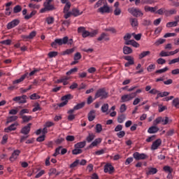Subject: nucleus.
<instances>
[{
  "label": "nucleus",
  "instance_id": "45",
  "mask_svg": "<svg viewBox=\"0 0 179 179\" xmlns=\"http://www.w3.org/2000/svg\"><path fill=\"white\" fill-rule=\"evenodd\" d=\"M41 111V107H40V103H36L35 107L32 109L33 113H36V111Z\"/></svg>",
  "mask_w": 179,
  "mask_h": 179
},
{
  "label": "nucleus",
  "instance_id": "14",
  "mask_svg": "<svg viewBox=\"0 0 179 179\" xmlns=\"http://www.w3.org/2000/svg\"><path fill=\"white\" fill-rule=\"evenodd\" d=\"M157 126V125L153 124V126L150 127L148 130V134H156L157 132H159L160 129Z\"/></svg>",
  "mask_w": 179,
  "mask_h": 179
},
{
  "label": "nucleus",
  "instance_id": "63",
  "mask_svg": "<svg viewBox=\"0 0 179 179\" xmlns=\"http://www.w3.org/2000/svg\"><path fill=\"white\" fill-rule=\"evenodd\" d=\"M117 136L120 138H124L125 136V131H120L118 133H117Z\"/></svg>",
  "mask_w": 179,
  "mask_h": 179
},
{
  "label": "nucleus",
  "instance_id": "16",
  "mask_svg": "<svg viewBox=\"0 0 179 179\" xmlns=\"http://www.w3.org/2000/svg\"><path fill=\"white\" fill-rule=\"evenodd\" d=\"M99 143H101V138H98L95 139V140L88 146V148H89V149H92V148H94V146H97V145H99Z\"/></svg>",
  "mask_w": 179,
  "mask_h": 179
},
{
  "label": "nucleus",
  "instance_id": "58",
  "mask_svg": "<svg viewBox=\"0 0 179 179\" xmlns=\"http://www.w3.org/2000/svg\"><path fill=\"white\" fill-rule=\"evenodd\" d=\"M79 159H76V161L70 165V169H74V167H77L78 164H79Z\"/></svg>",
  "mask_w": 179,
  "mask_h": 179
},
{
  "label": "nucleus",
  "instance_id": "9",
  "mask_svg": "<svg viewBox=\"0 0 179 179\" xmlns=\"http://www.w3.org/2000/svg\"><path fill=\"white\" fill-rule=\"evenodd\" d=\"M162 145V139L158 138L155 141H154L151 145V150H157L159 149V146Z\"/></svg>",
  "mask_w": 179,
  "mask_h": 179
},
{
  "label": "nucleus",
  "instance_id": "23",
  "mask_svg": "<svg viewBox=\"0 0 179 179\" xmlns=\"http://www.w3.org/2000/svg\"><path fill=\"white\" fill-rule=\"evenodd\" d=\"M82 13H83V11L80 12L78 8H73L71 10V15L75 17H76V16H80Z\"/></svg>",
  "mask_w": 179,
  "mask_h": 179
},
{
  "label": "nucleus",
  "instance_id": "8",
  "mask_svg": "<svg viewBox=\"0 0 179 179\" xmlns=\"http://www.w3.org/2000/svg\"><path fill=\"white\" fill-rule=\"evenodd\" d=\"M31 123H29L27 126H24L20 131L23 135H29L30 134V129L31 128Z\"/></svg>",
  "mask_w": 179,
  "mask_h": 179
},
{
  "label": "nucleus",
  "instance_id": "17",
  "mask_svg": "<svg viewBox=\"0 0 179 179\" xmlns=\"http://www.w3.org/2000/svg\"><path fill=\"white\" fill-rule=\"evenodd\" d=\"M148 171H146L147 176H152L157 173V169L156 168L148 167Z\"/></svg>",
  "mask_w": 179,
  "mask_h": 179
},
{
  "label": "nucleus",
  "instance_id": "53",
  "mask_svg": "<svg viewBox=\"0 0 179 179\" xmlns=\"http://www.w3.org/2000/svg\"><path fill=\"white\" fill-rule=\"evenodd\" d=\"M101 111L102 113H107L108 111V103H104L101 106Z\"/></svg>",
  "mask_w": 179,
  "mask_h": 179
},
{
  "label": "nucleus",
  "instance_id": "18",
  "mask_svg": "<svg viewBox=\"0 0 179 179\" xmlns=\"http://www.w3.org/2000/svg\"><path fill=\"white\" fill-rule=\"evenodd\" d=\"M72 99H73V96H72V94H68L66 95L63 96L61 98L62 101H66V103H68V101H69V100H72Z\"/></svg>",
  "mask_w": 179,
  "mask_h": 179
},
{
  "label": "nucleus",
  "instance_id": "35",
  "mask_svg": "<svg viewBox=\"0 0 179 179\" xmlns=\"http://www.w3.org/2000/svg\"><path fill=\"white\" fill-rule=\"evenodd\" d=\"M36 13H37V11L33 10V11H31L30 15H25L24 17V19H25V20H29V19H31V17H33V16H34L36 15Z\"/></svg>",
  "mask_w": 179,
  "mask_h": 179
},
{
  "label": "nucleus",
  "instance_id": "24",
  "mask_svg": "<svg viewBox=\"0 0 179 179\" xmlns=\"http://www.w3.org/2000/svg\"><path fill=\"white\" fill-rule=\"evenodd\" d=\"M145 12H151L152 13H155L156 10H157V6L155 7H150L149 6H145Z\"/></svg>",
  "mask_w": 179,
  "mask_h": 179
},
{
  "label": "nucleus",
  "instance_id": "33",
  "mask_svg": "<svg viewBox=\"0 0 179 179\" xmlns=\"http://www.w3.org/2000/svg\"><path fill=\"white\" fill-rule=\"evenodd\" d=\"M17 120V116H10L7 118L6 124H10V122H13Z\"/></svg>",
  "mask_w": 179,
  "mask_h": 179
},
{
  "label": "nucleus",
  "instance_id": "30",
  "mask_svg": "<svg viewBox=\"0 0 179 179\" xmlns=\"http://www.w3.org/2000/svg\"><path fill=\"white\" fill-rule=\"evenodd\" d=\"M130 23L132 27H136L138 26V19L136 18H130Z\"/></svg>",
  "mask_w": 179,
  "mask_h": 179
},
{
  "label": "nucleus",
  "instance_id": "20",
  "mask_svg": "<svg viewBox=\"0 0 179 179\" xmlns=\"http://www.w3.org/2000/svg\"><path fill=\"white\" fill-rule=\"evenodd\" d=\"M102 40H105V41H109L110 38L107 37V34L102 33L101 36L97 38V41H102Z\"/></svg>",
  "mask_w": 179,
  "mask_h": 179
},
{
  "label": "nucleus",
  "instance_id": "41",
  "mask_svg": "<svg viewBox=\"0 0 179 179\" xmlns=\"http://www.w3.org/2000/svg\"><path fill=\"white\" fill-rule=\"evenodd\" d=\"M30 111L27 108L22 109L20 111V117H24V114H29Z\"/></svg>",
  "mask_w": 179,
  "mask_h": 179
},
{
  "label": "nucleus",
  "instance_id": "54",
  "mask_svg": "<svg viewBox=\"0 0 179 179\" xmlns=\"http://www.w3.org/2000/svg\"><path fill=\"white\" fill-rule=\"evenodd\" d=\"M41 96H40V95H38L37 94L34 93L32 94L30 96V99L31 100H38L39 99H41Z\"/></svg>",
  "mask_w": 179,
  "mask_h": 179
},
{
  "label": "nucleus",
  "instance_id": "44",
  "mask_svg": "<svg viewBox=\"0 0 179 179\" xmlns=\"http://www.w3.org/2000/svg\"><path fill=\"white\" fill-rule=\"evenodd\" d=\"M65 141V138L61 137V136H59V138L55 141V143H56V145H61V143H62V142Z\"/></svg>",
  "mask_w": 179,
  "mask_h": 179
},
{
  "label": "nucleus",
  "instance_id": "27",
  "mask_svg": "<svg viewBox=\"0 0 179 179\" xmlns=\"http://www.w3.org/2000/svg\"><path fill=\"white\" fill-rule=\"evenodd\" d=\"M94 138H96V136L93 134V133H89V135L86 138V141L88 143H90V142L94 140Z\"/></svg>",
  "mask_w": 179,
  "mask_h": 179
},
{
  "label": "nucleus",
  "instance_id": "12",
  "mask_svg": "<svg viewBox=\"0 0 179 179\" xmlns=\"http://www.w3.org/2000/svg\"><path fill=\"white\" fill-rule=\"evenodd\" d=\"M17 125H19V123H17V122L12 124L8 127L4 129V132L9 133L12 131H16V127H17Z\"/></svg>",
  "mask_w": 179,
  "mask_h": 179
},
{
  "label": "nucleus",
  "instance_id": "25",
  "mask_svg": "<svg viewBox=\"0 0 179 179\" xmlns=\"http://www.w3.org/2000/svg\"><path fill=\"white\" fill-rule=\"evenodd\" d=\"M160 122L164 123V117H158L153 121V125H159Z\"/></svg>",
  "mask_w": 179,
  "mask_h": 179
},
{
  "label": "nucleus",
  "instance_id": "62",
  "mask_svg": "<svg viewBox=\"0 0 179 179\" xmlns=\"http://www.w3.org/2000/svg\"><path fill=\"white\" fill-rule=\"evenodd\" d=\"M66 141H67V142H73V141H75V136H67L66 137Z\"/></svg>",
  "mask_w": 179,
  "mask_h": 179
},
{
  "label": "nucleus",
  "instance_id": "38",
  "mask_svg": "<svg viewBox=\"0 0 179 179\" xmlns=\"http://www.w3.org/2000/svg\"><path fill=\"white\" fill-rule=\"evenodd\" d=\"M22 12V6L17 5L13 8V13H19Z\"/></svg>",
  "mask_w": 179,
  "mask_h": 179
},
{
  "label": "nucleus",
  "instance_id": "64",
  "mask_svg": "<svg viewBox=\"0 0 179 179\" xmlns=\"http://www.w3.org/2000/svg\"><path fill=\"white\" fill-rule=\"evenodd\" d=\"M114 15L115 16H120V15H121V8H116L114 10Z\"/></svg>",
  "mask_w": 179,
  "mask_h": 179
},
{
  "label": "nucleus",
  "instance_id": "48",
  "mask_svg": "<svg viewBox=\"0 0 179 179\" xmlns=\"http://www.w3.org/2000/svg\"><path fill=\"white\" fill-rule=\"evenodd\" d=\"M81 58H82V55L80 54V52H77L74 55V57H73L74 61H78L79 59H81Z\"/></svg>",
  "mask_w": 179,
  "mask_h": 179
},
{
  "label": "nucleus",
  "instance_id": "21",
  "mask_svg": "<svg viewBox=\"0 0 179 179\" xmlns=\"http://www.w3.org/2000/svg\"><path fill=\"white\" fill-rule=\"evenodd\" d=\"M132 48L124 45L123 47V54H124L125 55H128L129 54H132Z\"/></svg>",
  "mask_w": 179,
  "mask_h": 179
},
{
  "label": "nucleus",
  "instance_id": "43",
  "mask_svg": "<svg viewBox=\"0 0 179 179\" xmlns=\"http://www.w3.org/2000/svg\"><path fill=\"white\" fill-rule=\"evenodd\" d=\"M163 170L164 171H165V173H173V169L169 166H164Z\"/></svg>",
  "mask_w": 179,
  "mask_h": 179
},
{
  "label": "nucleus",
  "instance_id": "51",
  "mask_svg": "<svg viewBox=\"0 0 179 179\" xmlns=\"http://www.w3.org/2000/svg\"><path fill=\"white\" fill-rule=\"evenodd\" d=\"M48 55L49 58H55V57L58 55V52H55V51L50 52Z\"/></svg>",
  "mask_w": 179,
  "mask_h": 179
},
{
  "label": "nucleus",
  "instance_id": "28",
  "mask_svg": "<svg viewBox=\"0 0 179 179\" xmlns=\"http://www.w3.org/2000/svg\"><path fill=\"white\" fill-rule=\"evenodd\" d=\"M22 120V123H26V122H29V121H31L33 120V117L31 116H22L21 117Z\"/></svg>",
  "mask_w": 179,
  "mask_h": 179
},
{
  "label": "nucleus",
  "instance_id": "39",
  "mask_svg": "<svg viewBox=\"0 0 179 179\" xmlns=\"http://www.w3.org/2000/svg\"><path fill=\"white\" fill-rule=\"evenodd\" d=\"M96 134H100L103 131V126L101 124H97L95 127Z\"/></svg>",
  "mask_w": 179,
  "mask_h": 179
},
{
  "label": "nucleus",
  "instance_id": "4",
  "mask_svg": "<svg viewBox=\"0 0 179 179\" xmlns=\"http://www.w3.org/2000/svg\"><path fill=\"white\" fill-rule=\"evenodd\" d=\"M128 12L135 17H141V16H143V13H142V11L139 8H129Z\"/></svg>",
  "mask_w": 179,
  "mask_h": 179
},
{
  "label": "nucleus",
  "instance_id": "13",
  "mask_svg": "<svg viewBox=\"0 0 179 179\" xmlns=\"http://www.w3.org/2000/svg\"><path fill=\"white\" fill-rule=\"evenodd\" d=\"M19 155H20V150H14V152L12 153L11 157H10V162H14V160H16Z\"/></svg>",
  "mask_w": 179,
  "mask_h": 179
},
{
  "label": "nucleus",
  "instance_id": "34",
  "mask_svg": "<svg viewBox=\"0 0 179 179\" xmlns=\"http://www.w3.org/2000/svg\"><path fill=\"white\" fill-rule=\"evenodd\" d=\"M125 118H127V116L124 114L119 115L117 117V122H119V124H122V122L125 121Z\"/></svg>",
  "mask_w": 179,
  "mask_h": 179
},
{
  "label": "nucleus",
  "instance_id": "36",
  "mask_svg": "<svg viewBox=\"0 0 179 179\" xmlns=\"http://www.w3.org/2000/svg\"><path fill=\"white\" fill-rule=\"evenodd\" d=\"M83 150H82V149H80V148H75V149H73V150H72V155H80L81 153H83Z\"/></svg>",
  "mask_w": 179,
  "mask_h": 179
},
{
  "label": "nucleus",
  "instance_id": "52",
  "mask_svg": "<svg viewBox=\"0 0 179 179\" xmlns=\"http://www.w3.org/2000/svg\"><path fill=\"white\" fill-rule=\"evenodd\" d=\"M167 71H169V67H165L164 69H159V70H157L155 71V73H164V72H167Z\"/></svg>",
  "mask_w": 179,
  "mask_h": 179
},
{
  "label": "nucleus",
  "instance_id": "10",
  "mask_svg": "<svg viewBox=\"0 0 179 179\" xmlns=\"http://www.w3.org/2000/svg\"><path fill=\"white\" fill-rule=\"evenodd\" d=\"M133 157H134L136 160H145L147 156L144 153L140 154L138 152H136L133 155Z\"/></svg>",
  "mask_w": 179,
  "mask_h": 179
},
{
  "label": "nucleus",
  "instance_id": "49",
  "mask_svg": "<svg viewBox=\"0 0 179 179\" xmlns=\"http://www.w3.org/2000/svg\"><path fill=\"white\" fill-rule=\"evenodd\" d=\"M178 24L177 22H169L166 24V27H177Z\"/></svg>",
  "mask_w": 179,
  "mask_h": 179
},
{
  "label": "nucleus",
  "instance_id": "3",
  "mask_svg": "<svg viewBox=\"0 0 179 179\" xmlns=\"http://www.w3.org/2000/svg\"><path fill=\"white\" fill-rule=\"evenodd\" d=\"M69 37L64 36L63 38H56L55 41L51 43V47L52 48H57V45H63V44H68Z\"/></svg>",
  "mask_w": 179,
  "mask_h": 179
},
{
  "label": "nucleus",
  "instance_id": "7",
  "mask_svg": "<svg viewBox=\"0 0 179 179\" xmlns=\"http://www.w3.org/2000/svg\"><path fill=\"white\" fill-rule=\"evenodd\" d=\"M103 171H104V173H109V174H113V173H114V171H115L114 166H113V165H111V164H106L104 166Z\"/></svg>",
  "mask_w": 179,
  "mask_h": 179
},
{
  "label": "nucleus",
  "instance_id": "57",
  "mask_svg": "<svg viewBox=\"0 0 179 179\" xmlns=\"http://www.w3.org/2000/svg\"><path fill=\"white\" fill-rule=\"evenodd\" d=\"M156 69V65L155 64H150L148 67H147V71L148 72H152V71Z\"/></svg>",
  "mask_w": 179,
  "mask_h": 179
},
{
  "label": "nucleus",
  "instance_id": "15",
  "mask_svg": "<svg viewBox=\"0 0 179 179\" xmlns=\"http://www.w3.org/2000/svg\"><path fill=\"white\" fill-rule=\"evenodd\" d=\"M96 118V110H92L88 113V120L92 122Z\"/></svg>",
  "mask_w": 179,
  "mask_h": 179
},
{
  "label": "nucleus",
  "instance_id": "2",
  "mask_svg": "<svg viewBox=\"0 0 179 179\" xmlns=\"http://www.w3.org/2000/svg\"><path fill=\"white\" fill-rule=\"evenodd\" d=\"M108 98V92L106 91L105 88L99 89L94 95V100L96 99H100V100H106V99Z\"/></svg>",
  "mask_w": 179,
  "mask_h": 179
},
{
  "label": "nucleus",
  "instance_id": "60",
  "mask_svg": "<svg viewBox=\"0 0 179 179\" xmlns=\"http://www.w3.org/2000/svg\"><path fill=\"white\" fill-rule=\"evenodd\" d=\"M127 111V105L124 103L122 104L120 108V113H125Z\"/></svg>",
  "mask_w": 179,
  "mask_h": 179
},
{
  "label": "nucleus",
  "instance_id": "26",
  "mask_svg": "<svg viewBox=\"0 0 179 179\" xmlns=\"http://www.w3.org/2000/svg\"><path fill=\"white\" fill-rule=\"evenodd\" d=\"M148 55H150V51H143L138 55V58L139 59H142L143 58H145V57H148Z\"/></svg>",
  "mask_w": 179,
  "mask_h": 179
},
{
  "label": "nucleus",
  "instance_id": "56",
  "mask_svg": "<svg viewBox=\"0 0 179 179\" xmlns=\"http://www.w3.org/2000/svg\"><path fill=\"white\" fill-rule=\"evenodd\" d=\"M55 22V19H54V17H48L46 18V22L48 24H52V23H54Z\"/></svg>",
  "mask_w": 179,
  "mask_h": 179
},
{
  "label": "nucleus",
  "instance_id": "50",
  "mask_svg": "<svg viewBox=\"0 0 179 179\" xmlns=\"http://www.w3.org/2000/svg\"><path fill=\"white\" fill-rule=\"evenodd\" d=\"M0 43H1V44H3V45H10V44L12 43V40L7 39V40L2 41Z\"/></svg>",
  "mask_w": 179,
  "mask_h": 179
},
{
  "label": "nucleus",
  "instance_id": "31",
  "mask_svg": "<svg viewBox=\"0 0 179 179\" xmlns=\"http://www.w3.org/2000/svg\"><path fill=\"white\" fill-rule=\"evenodd\" d=\"M164 13L166 15V16H171V15H176V13H177V10H176V9H172L170 10H165Z\"/></svg>",
  "mask_w": 179,
  "mask_h": 179
},
{
  "label": "nucleus",
  "instance_id": "22",
  "mask_svg": "<svg viewBox=\"0 0 179 179\" xmlns=\"http://www.w3.org/2000/svg\"><path fill=\"white\" fill-rule=\"evenodd\" d=\"M85 146H86V141H85L77 143L74 145V148H76V149H83V148H85Z\"/></svg>",
  "mask_w": 179,
  "mask_h": 179
},
{
  "label": "nucleus",
  "instance_id": "19",
  "mask_svg": "<svg viewBox=\"0 0 179 179\" xmlns=\"http://www.w3.org/2000/svg\"><path fill=\"white\" fill-rule=\"evenodd\" d=\"M27 75H29L28 73L22 75L20 78L14 80L13 82V85H16L17 83H20L21 82H23L24 80V79H26V77L27 76Z\"/></svg>",
  "mask_w": 179,
  "mask_h": 179
},
{
  "label": "nucleus",
  "instance_id": "46",
  "mask_svg": "<svg viewBox=\"0 0 179 179\" xmlns=\"http://www.w3.org/2000/svg\"><path fill=\"white\" fill-rule=\"evenodd\" d=\"M78 67H74L73 69H71L69 71L66 72V75H72V73H75V72H78Z\"/></svg>",
  "mask_w": 179,
  "mask_h": 179
},
{
  "label": "nucleus",
  "instance_id": "61",
  "mask_svg": "<svg viewBox=\"0 0 179 179\" xmlns=\"http://www.w3.org/2000/svg\"><path fill=\"white\" fill-rule=\"evenodd\" d=\"M158 107H159V109H158L159 113H163L164 110H167V106H163L162 105H159Z\"/></svg>",
  "mask_w": 179,
  "mask_h": 179
},
{
  "label": "nucleus",
  "instance_id": "6",
  "mask_svg": "<svg viewBox=\"0 0 179 179\" xmlns=\"http://www.w3.org/2000/svg\"><path fill=\"white\" fill-rule=\"evenodd\" d=\"M20 23V20L19 19H15L13 21L10 22L7 24L8 30H10V29H13V27H16Z\"/></svg>",
  "mask_w": 179,
  "mask_h": 179
},
{
  "label": "nucleus",
  "instance_id": "5",
  "mask_svg": "<svg viewBox=\"0 0 179 179\" xmlns=\"http://www.w3.org/2000/svg\"><path fill=\"white\" fill-rule=\"evenodd\" d=\"M97 12L103 15V13H111L113 10H111L110 6H108V3H106L103 6L98 8Z\"/></svg>",
  "mask_w": 179,
  "mask_h": 179
},
{
  "label": "nucleus",
  "instance_id": "1",
  "mask_svg": "<svg viewBox=\"0 0 179 179\" xmlns=\"http://www.w3.org/2000/svg\"><path fill=\"white\" fill-rule=\"evenodd\" d=\"M51 2H52V0H46L43 3L44 8L40 10L41 13L51 12V10H55V9H57V8H55V6L51 4Z\"/></svg>",
  "mask_w": 179,
  "mask_h": 179
},
{
  "label": "nucleus",
  "instance_id": "59",
  "mask_svg": "<svg viewBox=\"0 0 179 179\" xmlns=\"http://www.w3.org/2000/svg\"><path fill=\"white\" fill-rule=\"evenodd\" d=\"M157 63L158 64V65H164V64H166V59L163 58H159L157 60Z\"/></svg>",
  "mask_w": 179,
  "mask_h": 179
},
{
  "label": "nucleus",
  "instance_id": "47",
  "mask_svg": "<svg viewBox=\"0 0 179 179\" xmlns=\"http://www.w3.org/2000/svg\"><path fill=\"white\" fill-rule=\"evenodd\" d=\"M103 3H104V0H99L94 6V8H100V6H103Z\"/></svg>",
  "mask_w": 179,
  "mask_h": 179
},
{
  "label": "nucleus",
  "instance_id": "11",
  "mask_svg": "<svg viewBox=\"0 0 179 179\" xmlns=\"http://www.w3.org/2000/svg\"><path fill=\"white\" fill-rule=\"evenodd\" d=\"M133 99H135L132 93L130 94H124L122 96L121 100L122 103H125L127 101H131Z\"/></svg>",
  "mask_w": 179,
  "mask_h": 179
},
{
  "label": "nucleus",
  "instance_id": "42",
  "mask_svg": "<svg viewBox=\"0 0 179 179\" xmlns=\"http://www.w3.org/2000/svg\"><path fill=\"white\" fill-rule=\"evenodd\" d=\"M172 105L174 106L176 108H179V99L176 98L172 101Z\"/></svg>",
  "mask_w": 179,
  "mask_h": 179
},
{
  "label": "nucleus",
  "instance_id": "29",
  "mask_svg": "<svg viewBox=\"0 0 179 179\" xmlns=\"http://www.w3.org/2000/svg\"><path fill=\"white\" fill-rule=\"evenodd\" d=\"M71 2L68 1L64 6L63 13H66L67 12H69V9H71Z\"/></svg>",
  "mask_w": 179,
  "mask_h": 179
},
{
  "label": "nucleus",
  "instance_id": "40",
  "mask_svg": "<svg viewBox=\"0 0 179 179\" xmlns=\"http://www.w3.org/2000/svg\"><path fill=\"white\" fill-rule=\"evenodd\" d=\"M27 95L21 96V99L19 101V104H24V103H27Z\"/></svg>",
  "mask_w": 179,
  "mask_h": 179
},
{
  "label": "nucleus",
  "instance_id": "37",
  "mask_svg": "<svg viewBox=\"0 0 179 179\" xmlns=\"http://www.w3.org/2000/svg\"><path fill=\"white\" fill-rule=\"evenodd\" d=\"M75 51V48H71V49H67L65 51H64L62 53V55H69V54H72Z\"/></svg>",
  "mask_w": 179,
  "mask_h": 179
},
{
  "label": "nucleus",
  "instance_id": "32",
  "mask_svg": "<svg viewBox=\"0 0 179 179\" xmlns=\"http://www.w3.org/2000/svg\"><path fill=\"white\" fill-rule=\"evenodd\" d=\"M86 104V102L83 101L80 103H78L77 105H76L74 106V110H80L81 108H83V107H85V105Z\"/></svg>",
  "mask_w": 179,
  "mask_h": 179
},
{
  "label": "nucleus",
  "instance_id": "55",
  "mask_svg": "<svg viewBox=\"0 0 179 179\" xmlns=\"http://www.w3.org/2000/svg\"><path fill=\"white\" fill-rule=\"evenodd\" d=\"M37 34V32L36 31H32L29 35H28V37H29V40H31L33 38H34V37H36Z\"/></svg>",
  "mask_w": 179,
  "mask_h": 179
}]
</instances>
